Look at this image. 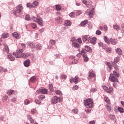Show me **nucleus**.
Segmentation results:
<instances>
[{
  "label": "nucleus",
  "instance_id": "31",
  "mask_svg": "<svg viewBox=\"0 0 124 124\" xmlns=\"http://www.w3.org/2000/svg\"><path fill=\"white\" fill-rule=\"evenodd\" d=\"M9 36V34L8 33H4L1 35L2 38H7Z\"/></svg>",
  "mask_w": 124,
  "mask_h": 124
},
{
  "label": "nucleus",
  "instance_id": "47",
  "mask_svg": "<svg viewBox=\"0 0 124 124\" xmlns=\"http://www.w3.org/2000/svg\"><path fill=\"white\" fill-rule=\"evenodd\" d=\"M107 109L108 111V112H110L111 111V107L109 105H107Z\"/></svg>",
  "mask_w": 124,
  "mask_h": 124
},
{
  "label": "nucleus",
  "instance_id": "14",
  "mask_svg": "<svg viewBox=\"0 0 124 124\" xmlns=\"http://www.w3.org/2000/svg\"><path fill=\"white\" fill-rule=\"evenodd\" d=\"M13 36L16 39H20V35L18 33H17V32H14V33H13Z\"/></svg>",
  "mask_w": 124,
  "mask_h": 124
},
{
  "label": "nucleus",
  "instance_id": "5",
  "mask_svg": "<svg viewBox=\"0 0 124 124\" xmlns=\"http://www.w3.org/2000/svg\"><path fill=\"white\" fill-rule=\"evenodd\" d=\"M104 40L107 44H112V45H116V43H117V41H116V40L112 38L108 39V37H107V36H104Z\"/></svg>",
  "mask_w": 124,
  "mask_h": 124
},
{
  "label": "nucleus",
  "instance_id": "20",
  "mask_svg": "<svg viewBox=\"0 0 124 124\" xmlns=\"http://www.w3.org/2000/svg\"><path fill=\"white\" fill-rule=\"evenodd\" d=\"M115 51L116 52L117 54L118 55H122V53H123V51H122V49L120 48L119 47H118L115 49Z\"/></svg>",
  "mask_w": 124,
  "mask_h": 124
},
{
  "label": "nucleus",
  "instance_id": "24",
  "mask_svg": "<svg viewBox=\"0 0 124 124\" xmlns=\"http://www.w3.org/2000/svg\"><path fill=\"white\" fill-rule=\"evenodd\" d=\"M72 46L75 48H79V47H80V45L76 42H73L72 43Z\"/></svg>",
  "mask_w": 124,
  "mask_h": 124
},
{
  "label": "nucleus",
  "instance_id": "62",
  "mask_svg": "<svg viewBox=\"0 0 124 124\" xmlns=\"http://www.w3.org/2000/svg\"><path fill=\"white\" fill-rule=\"evenodd\" d=\"M77 15H80L82 14V11L79 10L76 12Z\"/></svg>",
  "mask_w": 124,
  "mask_h": 124
},
{
  "label": "nucleus",
  "instance_id": "12",
  "mask_svg": "<svg viewBox=\"0 0 124 124\" xmlns=\"http://www.w3.org/2000/svg\"><path fill=\"white\" fill-rule=\"evenodd\" d=\"M8 58L11 61V62H14L15 61V57L12 55L11 53H9L8 54Z\"/></svg>",
  "mask_w": 124,
  "mask_h": 124
},
{
  "label": "nucleus",
  "instance_id": "7",
  "mask_svg": "<svg viewBox=\"0 0 124 124\" xmlns=\"http://www.w3.org/2000/svg\"><path fill=\"white\" fill-rule=\"evenodd\" d=\"M92 6V9H88L85 12V14L86 15H88L89 16V18L91 19V18H93V10H94V8H93V6Z\"/></svg>",
  "mask_w": 124,
  "mask_h": 124
},
{
  "label": "nucleus",
  "instance_id": "3",
  "mask_svg": "<svg viewBox=\"0 0 124 124\" xmlns=\"http://www.w3.org/2000/svg\"><path fill=\"white\" fill-rule=\"evenodd\" d=\"M31 20H33V22L37 23L40 26H43V19L38 15H37L36 17L32 16Z\"/></svg>",
  "mask_w": 124,
  "mask_h": 124
},
{
  "label": "nucleus",
  "instance_id": "60",
  "mask_svg": "<svg viewBox=\"0 0 124 124\" xmlns=\"http://www.w3.org/2000/svg\"><path fill=\"white\" fill-rule=\"evenodd\" d=\"M35 103H36V104H40V103H41V101H40V100H38V99L35 100Z\"/></svg>",
  "mask_w": 124,
  "mask_h": 124
},
{
  "label": "nucleus",
  "instance_id": "59",
  "mask_svg": "<svg viewBox=\"0 0 124 124\" xmlns=\"http://www.w3.org/2000/svg\"><path fill=\"white\" fill-rule=\"evenodd\" d=\"M80 54L81 55H82L83 56H84V55H86V53H85V49H82L81 50Z\"/></svg>",
  "mask_w": 124,
  "mask_h": 124
},
{
  "label": "nucleus",
  "instance_id": "44",
  "mask_svg": "<svg viewBox=\"0 0 124 124\" xmlns=\"http://www.w3.org/2000/svg\"><path fill=\"white\" fill-rule=\"evenodd\" d=\"M30 102H31L29 100L26 99L24 101V104L25 105H29V104L30 103Z\"/></svg>",
  "mask_w": 124,
  "mask_h": 124
},
{
  "label": "nucleus",
  "instance_id": "16",
  "mask_svg": "<svg viewBox=\"0 0 124 124\" xmlns=\"http://www.w3.org/2000/svg\"><path fill=\"white\" fill-rule=\"evenodd\" d=\"M113 28L114 30H116V31L121 30V26H120L119 25H118L117 24L113 25Z\"/></svg>",
  "mask_w": 124,
  "mask_h": 124
},
{
  "label": "nucleus",
  "instance_id": "48",
  "mask_svg": "<svg viewBox=\"0 0 124 124\" xmlns=\"http://www.w3.org/2000/svg\"><path fill=\"white\" fill-rule=\"evenodd\" d=\"M67 78V76H66V75H62L60 77L61 79H66Z\"/></svg>",
  "mask_w": 124,
  "mask_h": 124
},
{
  "label": "nucleus",
  "instance_id": "40",
  "mask_svg": "<svg viewBox=\"0 0 124 124\" xmlns=\"http://www.w3.org/2000/svg\"><path fill=\"white\" fill-rule=\"evenodd\" d=\"M109 118L110 119V120L113 121L115 120V119L116 118V116L113 114H111L109 115Z\"/></svg>",
  "mask_w": 124,
  "mask_h": 124
},
{
  "label": "nucleus",
  "instance_id": "53",
  "mask_svg": "<svg viewBox=\"0 0 124 124\" xmlns=\"http://www.w3.org/2000/svg\"><path fill=\"white\" fill-rule=\"evenodd\" d=\"M111 47H107L106 49L107 53H108V54L110 53V52H111Z\"/></svg>",
  "mask_w": 124,
  "mask_h": 124
},
{
  "label": "nucleus",
  "instance_id": "63",
  "mask_svg": "<svg viewBox=\"0 0 124 124\" xmlns=\"http://www.w3.org/2000/svg\"><path fill=\"white\" fill-rule=\"evenodd\" d=\"M98 45L100 47H103V46L104 45L102 42H100L98 43Z\"/></svg>",
  "mask_w": 124,
  "mask_h": 124
},
{
  "label": "nucleus",
  "instance_id": "28",
  "mask_svg": "<svg viewBox=\"0 0 124 124\" xmlns=\"http://www.w3.org/2000/svg\"><path fill=\"white\" fill-rule=\"evenodd\" d=\"M79 79V78L78 77V76H76L75 78L73 79L74 83L75 84H77L78 83V80Z\"/></svg>",
  "mask_w": 124,
  "mask_h": 124
},
{
  "label": "nucleus",
  "instance_id": "10",
  "mask_svg": "<svg viewBox=\"0 0 124 124\" xmlns=\"http://www.w3.org/2000/svg\"><path fill=\"white\" fill-rule=\"evenodd\" d=\"M97 40L96 37H93L92 38L89 37V39H88L87 43H91L93 45H95L96 43V41Z\"/></svg>",
  "mask_w": 124,
  "mask_h": 124
},
{
  "label": "nucleus",
  "instance_id": "9",
  "mask_svg": "<svg viewBox=\"0 0 124 124\" xmlns=\"http://www.w3.org/2000/svg\"><path fill=\"white\" fill-rule=\"evenodd\" d=\"M37 93H42V94H47L48 93L47 89L43 88L39 89Z\"/></svg>",
  "mask_w": 124,
  "mask_h": 124
},
{
  "label": "nucleus",
  "instance_id": "29",
  "mask_svg": "<svg viewBox=\"0 0 124 124\" xmlns=\"http://www.w3.org/2000/svg\"><path fill=\"white\" fill-rule=\"evenodd\" d=\"M55 93L57 94V95H62V91L61 90H57L55 91Z\"/></svg>",
  "mask_w": 124,
  "mask_h": 124
},
{
  "label": "nucleus",
  "instance_id": "38",
  "mask_svg": "<svg viewBox=\"0 0 124 124\" xmlns=\"http://www.w3.org/2000/svg\"><path fill=\"white\" fill-rule=\"evenodd\" d=\"M32 5H33V6H35V8H36L37 6H38V1H34L32 3Z\"/></svg>",
  "mask_w": 124,
  "mask_h": 124
},
{
  "label": "nucleus",
  "instance_id": "26",
  "mask_svg": "<svg viewBox=\"0 0 124 124\" xmlns=\"http://www.w3.org/2000/svg\"><path fill=\"white\" fill-rule=\"evenodd\" d=\"M27 7H28V8H35V6H33V5H32V4L30 3H28L26 4Z\"/></svg>",
  "mask_w": 124,
  "mask_h": 124
},
{
  "label": "nucleus",
  "instance_id": "13",
  "mask_svg": "<svg viewBox=\"0 0 124 124\" xmlns=\"http://www.w3.org/2000/svg\"><path fill=\"white\" fill-rule=\"evenodd\" d=\"M4 47L3 51L6 52L7 54H8V53H9V48H8V46L6 44H4Z\"/></svg>",
  "mask_w": 124,
  "mask_h": 124
},
{
  "label": "nucleus",
  "instance_id": "32",
  "mask_svg": "<svg viewBox=\"0 0 124 124\" xmlns=\"http://www.w3.org/2000/svg\"><path fill=\"white\" fill-rule=\"evenodd\" d=\"M87 24H88V20H86L84 21H82L81 23H80V25L82 27H84V26H86V25H87Z\"/></svg>",
  "mask_w": 124,
  "mask_h": 124
},
{
  "label": "nucleus",
  "instance_id": "54",
  "mask_svg": "<svg viewBox=\"0 0 124 124\" xmlns=\"http://www.w3.org/2000/svg\"><path fill=\"white\" fill-rule=\"evenodd\" d=\"M78 89H79V86L78 85H75V86L73 87V89L74 90H76L77 91V90H78Z\"/></svg>",
  "mask_w": 124,
  "mask_h": 124
},
{
  "label": "nucleus",
  "instance_id": "23",
  "mask_svg": "<svg viewBox=\"0 0 124 124\" xmlns=\"http://www.w3.org/2000/svg\"><path fill=\"white\" fill-rule=\"evenodd\" d=\"M64 24H65V26H68V27H69L70 26H71V24H72L71 21H70V20H69L65 21Z\"/></svg>",
  "mask_w": 124,
  "mask_h": 124
},
{
  "label": "nucleus",
  "instance_id": "52",
  "mask_svg": "<svg viewBox=\"0 0 124 124\" xmlns=\"http://www.w3.org/2000/svg\"><path fill=\"white\" fill-rule=\"evenodd\" d=\"M107 64L110 70H111V69H112V65H111V63H110L109 62H108L107 63Z\"/></svg>",
  "mask_w": 124,
  "mask_h": 124
},
{
  "label": "nucleus",
  "instance_id": "58",
  "mask_svg": "<svg viewBox=\"0 0 124 124\" xmlns=\"http://www.w3.org/2000/svg\"><path fill=\"white\" fill-rule=\"evenodd\" d=\"M73 113H74L75 114H78V109H74L72 110Z\"/></svg>",
  "mask_w": 124,
  "mask_h": 124
},
{
  "label": "nucleus",
  "instance_id": "55",
  "mask_svg": "<svg viewBox=\"0 0 124 124\" xmlns=\"http://www.w3.org/2000/svg\"><path fill=\"white\" fill-rule=\"evenodd\" d=\"M102 88L104 91H106L107 93V91H108V87H107L106 86H103Z\"/></svg>",
  "mask_w": 124,
  "mask_h": 124
},
{
  "label": "nucleus",
  "instance_id": "4",
  "mask_svg": "<svg viewBox=\"0 0 124 124\" xmlns=\"http://www.w3.org/2000/svg\"><path fill=\"white\" fill-rule=\"evenodd\" d=\"M23 11V6L22 5H19L16 7V10H14L12 11V13L15 15L16 16H17L18 14L21 13Z\"/></svg>",
  "mask_w": 124,
  "mask_h": 124
},
{
  "label": "nucleus",
  "instance_id": "33",
  "mask_svg": "<svg viewBox=\"0 0 124 124\" xmlns=\"http://www.w3.org/2000/svg\"><path fill=\"white\" fill-rule=\"evenodd\" d=\"M83 60L84 61V62H88L89 61V58L88 57V56H87V55H83Z\"/></svg>",
  "mask_w": 124,
  "mask_h": 124
},
{
  "label": "nucleus",
  "instance_id": "50",
  "mask_svg": "<svg viewBox=\"0 0 124 124\" xmlns=\"http://www.w3.org/2000/svg\"><path fill=\"white\" fill-rule=\"evenodd\" d=\"M70 17H71L72 18H73L75 16V14L73 12H72L69 14Z\"/></svg>",
  "mask_w": 124,
  "mask_h": 124
},
{
  "label": "nucleus",
  "instance_id": "34",
  "mask_svg": "<svg viewBox=\"0 0 124 124\" xmlns=\"http://www.w3.org/2000/svg\"><path fill=\"white\" fill-rule=\"evenodd\" d=\"M0 72H7V69L3 68V67L0 66Z\"/></svg>",
  "mask_w": 124,
  "mask_h": 124
},
{
  "label": "nucleus",
  "instance_id": "8",
  "mask_svg": "<svg viewBox=\"0 0 124 124\" xmlns=\"http://www.w3.org/2000/svg\"><path fill=\"white\" fill-rule=\"evenodd\" d=\"M59 97L57 96H54L51 99L50 103L52 105H55V104H57L58 102Z\"/></svg>",
  "mask_w": 124,
  "mask_h": 124
},
{
  "label": "nucleus",
  "instance_id": "25",
  "mask_svg": "<svg viewBox=\"0 0 124 124\" xmlns=\"http://www.w3.org/2000/svg\"><path fill=\"white\" fill-rule=\"evenodd\" d=\"M36 81V77L33 76L30 78V82L32 83H34V82Z\"/></svg>",
  "mask_w": 124,
  "mask_h": 124
},
{
  "label": "nucleus",
  "instance_id": "39",
  "mask_svg": "<svg viewBox=\"0 0 124 124\" xmlns=\"http://www.w3.org/2000/svg\"><path fill=\"white\" fill-rule=\"evenodd\" d=\"M38 98L40 100H43V99H45V96L44 95H40L38 96Z\"/></svg>",
  "mask_w": 124,
  "mask_h": 124
},
{
  "label": "nucleus",
  "instance_id": "1",
  "mask_svg": "<svg viewBox=\"0 0 124 124\" xmlns=\"http://www.w3.org/2000/svg\"><path fill=\"white\" fill-rule=\"evenodd\" d=\"M24 52V49L23 48H19L16 50V53H14V56H15L16 58L19 59V58H24V59H27L28 57H30L31 56V54L29 53H23Z\"/></svg>",
  "mask_w": 124,
  "mask_h": 124
},
{
  "label": "nucleus",
  "instance_id": "2",
  "mask_svg": "<svg viewBox=\"0 0 124 124\" xmlns=\"http://www.w3.org/2000/svg\"><path fill=\"white\" fill-rule=\"evenodd\" d=\"M115 76H116V77H119V76H120V74L118 73H117V72H116V71H113V73H111L110 74V76H109V79L111 81V82H119V80H118V78H116Z\"/></svg>",
  "mask_w": 124,
  "mask_h": 124
},
{
  "label": "nucleus",
  "instance_id": "57",
  "mask_svg": "<svg viewBox=\"0 0 124 124\" xmlns=\"http://www.w3.org/2000/svg\"><path fill=\"white\" fill-rule=\"evenodd\" d=\"M105 102H106V103H108V104L110 103V100L109 99V98H108V97L106 98Z\"/></svg>",
  "mask_w": 124,
  "mask_h": 124
},
{
  "label": "nucleus",
  "instance_id": "64",
  "mask_svg": "<svg viewBox=\"0 0 124 124\" xmlns=\"http://www.w3.org/2000/svg\"><path fill=\"white\" fill-rule=\"evenodd\" d=\"M89 124H95V121L94 120L91 121L89 122Z\"/></svg>",
  "mask_w": 124,
  "mask_h": 124
},
{
  "label": "nucleus",
  "instance_id": "30",
  "mask_svg": "<svg viewBox=\"0 0 124 124\" xmlns=\"http://www.w3.org/2000/svg\"><path fill=\"white\" fill-rule=\"evenodd\" d=\"M56 10L57 11H61L62 10V6L59 4L55 5Z\"/></svg>",
  "mask_w": 124,
  "mask_h": 124
},
{
  "label": "nucleus",
  "instance_id": "6",
  "mask_svg": "<svg viewBox=\"0 0 124 124\" xmlns=\"http://www.w3.org/2000/svg\"><path fill=\"white\" fill-rule=\"evenodd\" d=\"M84 104L85 105L86 108H92L93 107V101L90 98H88L84 101Z\"/></svg>",
  "mask_w": 124,
  "mask_h": 124
},
{
  "label": "nucleus",
  "instance_id": "22",
  "mask_svg": "<svg viewBox=\"0 0 124 124\" xmlns=\"http://www.w3.org/2000/svg\"><path fill=\"white\" fill-rule=\"evenodd\" d=\"M89 38H90V37H89V36L85 35L82 36L83 41L84 42L86 41L87 43H88V39H89Z\"/></svg>",
  "mask_w": 124,
  "mask_h": 124
},
{
  "label": "nucleus",
  "instance_id": "51",
  "mask_svg": "<svg viewBox=\"0 0 124 124\" xmlns=\"http://www.w3.org/2000/svg\"><path fill=\"white\" fill-rule=\"evenodd\" d=\"M8 98V96H3V98H2V100H3V101H6V100H7V99Z\"/></svg>",
  "mask_w": 124,
  "mask_h": 124
},
{
  "label": "nucleus",
  "instance_id": "46",
  "mask_svg": "<svg viewBox=\"0 0 124 124\" xmlns=\"http://www.w3.org/2000/svg\"><path fill=\"white\" fill-rule=\"evenodd\" d=\"M49 89L51 92H54V88H53V85L49 84Z\"/></svg>",
  "mask_w": 124,
  "mask_h": 124
},
{
  "label": "nucleus",
  "instance_id": "56",
  "mask_svg": "<svg viewBox=\"0 0 124 124\" xmlns=\"http://www.w3.org/2000/svg\"><path fill=\"white\" fill-rule=\"evenodd\" d=\"M96 34H97V35H100V34H101V31L97 30L96 31Z\"/></svg>",
  "mask_w": 124,
  "mask_h": 124
},
{
  "label": "nucleus",
  "instance_id": "11",
  "mask_svg": "<svg viewBox=\"0 0 124 124\" xmlns=\"http://www.w3.org/2000/svg\"><path fill=\"white\" fill-rule=\"evenodd\" d=\"M31 64V61L29 59L26 60L24 62V65L26 67H29Z\"/></svg>",
  "mask_w": 124,
  "mask_h": 124
},
{
  "label": "nucleus",
  "instance_id": "27",
  "mask_svg": "<svg viewBox=\"0 0 124 124\" xmlns=\"http://www.w3.org/2000/svg\"><path fill=\"white\" fill-rule=\"evenodd\" d=\"M55 20L57 23H59V24H62V17L58 16L55 18Z\"/></svg>",
  "mask_w": 124,
  "mask_h": 124
},
{
  "label": "nucleus",
  "instance_id": "19",
  "mask_svg": "<svg viewBox=\"0 0 124 124\" xmlns=\"http://www.w3.org/2000/svg\"><path fill=\"white\" fill-rule=\"evenodd\" d=\"M85 51H87V52H89V53H91L92 51V48H91V47L88 46H85Z\"/></svg>",
  "mask_w": 124,
  "mask_h": 124
},
{
  "label": "nucleus",
  "instance_id": "37",
  "mask_svg": "<svg viewBox=\"0 0 124 124\" xmlns=\"http://www.w3.org/2000/svg\"><path fill=\"white\" fill-rule=\"evenodd\" d=\"M118 110H119L120 113H124V108H123L122 107H119L118 108Z\"/></svg>",
  "mask_w": 124,
  "mask_h": 124
},
{
  "label": "nucleus",
  "instance_id": "35",
  "mask_svg": "<svg viewBox=\"0 0 124 124\" xmlns=\"http://www.w3.org/2000/svg\"><path fill=\"white\" fill-rule=\"evenodd\" d=\"M31 28H32V29H36V28H37V26L36 25V24L35 23H31Z\"/></svg>",
  "mask_w": 124,
  "mask_h": 124
},
{
  "label": "nucleus",
  "instance_id": "43",
  "mask_svg": "<svg viewBox=\"0 0 124 124\" xmlns=\"http://www.w3.org/2000/svg\"><path fill=\"white\" fill-rule=\"evenodd\" d=\"M120 61V58L118 57H117L116 58L114 59V63H117V62H119V61Z\"/></svg>",
  "mask_w": 124,
  "mask_h": 124
},
{
  "label": "nucleus",
  "instance_id": "49",
  "mask_svg": "<svg viewBox=\"0 0 124 124\" xmlns=\"http://www.w3.org/2000/svg\"><path fill=\"white\" fill-rule=\"evenodd\" d=\"M55 57L56 59H61V58H62V55L60 54H57L55 55Z\"/></svg>",
  "mask_w": 124,
  "mask_h": 124
},
{
  "label": "nucleus",
  "instance_id": "18",
  "mask_svg": "<svg viewBox=\"0 0 124 124\" xmlns=\"http://www.w3.org/2000/svg\"><path fill=\"white\" fill-rule=\"evenodd\" d=\"M94 76H95V74L93 73V71L90 70L89 72V77L90 78V79H91L92 77H94Z\"/></svg>",
  "mask_w": 124,
  "mask_h": 124
},
{
  "label": "nucleus",
  "instance_id": "61",
  "mask_svg": "<svg viewBox=\"0 0 124 124\" xmlns=\"http://www.w3.org/2000/svg\"><path fill=\"white\" fill-rule=\"evenodd\" d=\"M31 114H35L36 113V109H33L31 110Z\"/></svg>",
  "mask_w": 124,
  "mask_h": 124
},
{
  "label": "nucleus",
  "instance_id": "45",
  "mask_svg": "<svg viewBox=\"0 0 124 124\" xmlns=\"http://www.w3.org/2000/svg\"><path fill=\"white\" fill-rule=\"evenodd\" d=\"M25 20L27 21H30L31 20V17H30V15H27L25 16Z\"/></svg>",
  "mask_w": 124,
  "mask_h": 124
},
{
  "label": "nucleus",
  "instance_id": "21",
  "mask_svg": "<svg viewBox=\"0 0 124 124\" xmlns=\"http://www.w3.org/2000/svg\"><path fill=\"white\" fill-rule=\"evenodd\" d=\"M35 48L36 50H38L39 51H40V50L42 49V46H41L40 44H37L35 46Z\"/></svg>",
  "mask_w": 124,
  "mask_h": 124
},
{
  "label": "nucleus",
  "instance_id": "36",
  "mask_svg": "<svg viewBox=\"0 0 124 124\" xmlns=\"http://www.w3.org/2000/svg\"><path fill=\"white\" fill-rule=\"evenodd\" d=\"M14 93V91L12 90H8L7 92V93L8 94V95H11Z\"/></svg>",
  "mask_w": 124,
  "mask_h": 124
},
{
  "label": "nucleus",
  "instance_id": "15",
  "mask_svg": "<svg viewBox=\"0 0 124 124\" xmlns=\"http://www.w3.org/2000/svg\"><path fill=\"white\" fill-rule=\"evenodd\" d=\"M27 44L28 46H29L30 47H31V48H32V49L34 48V47H35V45L32 42L31 43L30 42H28L27 43Z\"/></svg>",
  "mask_w": 124,
  "mask_h": 124
},
{
  "label": "nucleus",
  "instance_id": "41",
  "mask_svg": "<svg viewBox=\"0 0 124 124\" xmlns=\"http://www.w3.org/2000/svg\"><path fill=\"white\" fill-rule=\"evenodd\" d=\"M49 43L50 45H51V46L55 45V44H56V41L54 40H51Z\"/></svg>",
  "mask_w": 124,
  "mask_h": 124
},
{
  "label": "nucleus",
  "instance_id": "42",
  "mask_svg": "<svg viewBox=\"0 0 124 124\" xmlns=\"http://www.w3.org/2000/svg\"><path fill=\"white\" fill-rule=\"evenodd\" d=\"M108 90L107 93H112V91H113V88H112V87H109V89L108 88Z\"/></svg>",
  "mask_w": 124,
  "mask_h": 124
},
{
  "label": "nucleus",
  "instance_id": "17",
  "mask_svg": "<svg viewBox=\"0 0 124 124\" xmlns=\"http://www.w3.org/2000/svg\"><path fill=\"white\" fill-rule=\"evenodd\" d=\"M99 29L101 31H107V30H108V28H107V26H106V25H105L103 27L100 26V27H99Z\"/></svg>",
  "mask_w": 124,
  "mask_h": 124
}]
</instances>
